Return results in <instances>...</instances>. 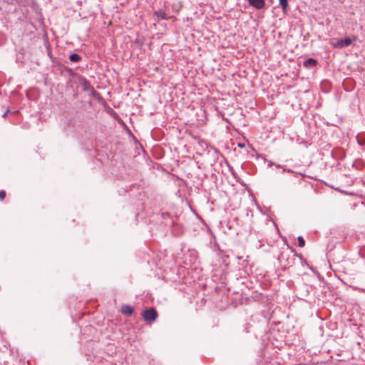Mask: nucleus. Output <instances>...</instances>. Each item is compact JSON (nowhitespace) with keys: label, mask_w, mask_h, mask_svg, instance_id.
Instances as JSON below:
<instances>
[{"label":"nucleus","mask_w":365,"mask_h":365,"mask_svg":"<svg viewBox=\"0 0 365 365\" xmlns=\"http://www.w3.org/2000/svg\"><path fill=\"white\" fill-rule=\"evenodd\" d=\"M301 263H302V266L306 265L307 267L312 269V267L311 266H309V264L307 263V262L306 261V259L304 258L301 259Z\"/></svg>","instance_id":"obj_13"},{"label":"nucleus","mask_w":365,"mask_h":365,"mask_svg":"<svg viewBox=\"0 0 365 365\" xmlns=\"http://www.w3.org/2000/svg\"><path fill=\"white\" fill-rule=\"evenodd\" d=\"M258 157H261L265 160V157L264 155H262V154L258 155Z\"/></svg>","instance_id":"obj_21"},{"label":"nucleus","mask_w":365,"mask_h":365,"mask_svg":"<svg viewBox=\"0 0 365 365\" xmlns=\"http://www.w3.org/2000/svg\"><path fill=\"white\" fill-rule=\"evenodd\" d=\"M154 15L156 16L158 19L168 20L169 19V16L163 9L155 10Z\"/></svg>","instance_id":"obj_8"},{"label":"nucleus","mask_w":365,"mask_h":365,"mask_svg":"<svg viewBox=\"0 0 365 365\" xmlns=\"http://www.w3.org/2000/svg\"><path fill=\"white\" fill-rule=\"evenodd\" d=\"M274 165L276 166V168H281L282 169L284 167V166H282V165H281L279 164L275 163H274Z\"/></svg>","instance_id":"obj_20"},{"label":"nucleus","mask_w":365,"mask_h":365,"mask_svg":"<svg viewBox=\"0 0 365 365\" xmlns=\"http://www.w3.org/2000/svg\"><path fill=\"white\" fill-rule=\"evenodd\" d=\"M297 241H298V246L299 247H304L305 241H304V238L302 236H299L297 237Z\"/></svg>","instance_id":"obj_12"},{"label":"nucleus","mask_w":365,"mask_h":365,"mask_svg":"<svg viewBox=\"0 0 365 365\" xmlns=\"http://www.w3.org/2000/svg\"><path fill=\"white\" fill-rule=\"evenodd\" d=\"M272 165H274V162H272V161H271V160H269V161L268 162V166H269V167H271V166H272Z\"/></svg>","instance_id":"obj_18"},{"label":"nucleus","mask_w":365,"mask_h":365,"mask_svg":"<svg viewBox=\"0 0 365 365\" xmlns=\"http://www.w3.org/2000/svg\"><path fill=\"white\" fill-rule=\"evenodd\" d=\"M318 62L316 59L313 58H309L304 61L303 62V66L307 68H312L313 67H315L317 65Z\"/></svg>","instance_id":"obj_7"},{"label":"nucleus","mask_w":365,"mask_h":365,"mask_svg":"<svg viewBox=\"0 0 365 365\" xmlns=\"http://www.w3.org/2000/svg\"><path fill=\"white\" fill-rule=\"evenodd\" d=\"M9 112H10V110H9V108H7V109L4 111V113H3L2 117H3V118H5Z\"/></svg>","instance_id":"obj_17"},{"label":"nucleus","mask_w":365,"mask_h":365,"mask_svg":"<svg viewBox=\"0 0 365 365\" xmlns=\"http://www.w3.org/2000/svg\"><path fill=\"white\" fill-rule=\"evenodd\" d=\"M277 259L284 269L293 266L295 263L294 255L287 251L281 252Z\"/></svg>","instance_id":"obj_2"},{"label":"nucleus","mask_w":365,"mask_h":365,"mask_svg":"<svg viewBox=\"0 0 365 365\" xmlns=\"http://www.w3.org/2000/svg\"><path fill=\"white\" fill-rule=\"evenodd\" d=\"M247 1L250 6L258 10L265 6V0H247Z\"/></svg>","instance_id":"obj_5"},{"label":"nucleus","mask_w":365,"mask_h":365,"mask_svg":"<svg viewBox=\"0 0 365 365\" xmlns=\"http://www.w3.org/2000/svg\"><path fill=\"white\" fill-rule=\"evenodd\" d=\"M79 83L82 87L83 91H89L90 96L96 98L98 102H101L103 101V98L101 96V95L95 90V88L91 84L89 81L87 80L85 77L81 76L79 78Z\"/></svg>","instance_id":"obj_1"},{"label":"nucleus","mask_w":365,"mask_h":365,"mask_svg":"<svg viewBox=\"0 0 365 365\" xmlns=\"http://www.w3.org/2000/svg\"><path fill=\"white\" fill-rule=\"evenodd\" d=\"M6 192L4 190H1L0 191V200H4V198L6 197Z\"/></svg>","instance_id":"obj_14"},{"label":"nucleus","mask_w":365,"mask_h":365,"mask_svg":"<svg viewBox=\"0 0 365 365\" xmlns=\"http://www.w3.org/2000/svg\"><path fill=\"white\" fill-rule=\"evenodd\" d=\"M357 39L356 36L352 37H345L344 38H334L331 41V46L334 48H342L351 46L353 41Z\"/></svg>","instance_id":"obj_3"},{"label":"nucleus","mask_w":365,"mask_h":365,"mask_svg":"<svg viewBox=\"0 0 365 365\" xmlns=\"http://www.w3.org/2000/svg\"><path fill=\"white\" fill-rule=\"evenodd\" d=\"M239 147L243 148L244 147V144H239Z\"/></svg>","instance_id":"obj_22"},{"label":"nucleus","mask_w":365,"mask_h":365,"mask_svg":"<svg viewBox=\"0 0 365 365\" xmlns=\"http://www.w3.org/2000/svg\"><path fill=\"white\" fill-rule=\"evenodd\" d=\"M142 316L145 322H153L157 319L158 314L157 310L151 307L145 309L143 312Z\"/></svg>","instance_id":"obj_4"},{"label":"nucleus","mask_w":365,"mask_h":365,"mask_svg":"<svg viewBox=\"0 0 365 365\" xmlns=\"http://www.w3.org/2000/svg\"><path fill=\"white\" fill-rule=\"evenodd\" d=\"M82 58L78 53H71L69 56V60L74 63H78L81 61Z\"/></svg>","instance_id":"obj_9"},{"label":"nucleus","mask_w":365,"mask_h":365,"mask_svg":"<svg viewBox=\"0 0 365 365\" xmlns=\"http://www.w3.org/2000/svg\"><path fill=\"white\" fill-rule=\"evenodd\" d=\"M293 255H294V257H297L300 260L304 259V257H303L302 254H298V253L294 252V254Z\"/></svg>","instance_id":"obj_16"},{"label":"nucleus","mask_w":365,"mask_h":365,"mask_svg":"<svg viewBox=\"0 0 365 365\" xmlns=\"http://www.w3.org/2000/svg\"><path fill=\"white\" fill-rule=\"evenodd\" d=\"M162 217L163 219H165L166 217H169V215L168 213H162Z\"/></svg>","instance_id":"obj_19"},{"label":"nucleus","mask_w":365,"mask_h":365,"mask_svg":"<svg viewBox=\"0 0 365 365\" xmlns=\"http://www.w3.org/2000/svg\"><path fill=\"white\" fill-rule=\"evenodd\" d=\"M279 4L283 11L285 12L286 9L288 6V1L287 0H279Z\"/></svg>","instance_id":"obj_11"},{"label":"nucleus","mask_w":365,"mask_h":365,"mask_svg":"<svg viewBox=\"0 0 365 365\" xmlns=\"http://www.w3.org/2000/svg\"><path fill=\"white\" fill-rule=\"evenodd\" d=\"M282 172L283 173L287 172V173H294V171L292 170H291L289 168H287L284 166L282 168Z\"/></svg>","instance_id":"obj_15"},{"label":"nucleus","mask_w":365,"mask_h":365,"mask_svg":"<svg viewBox=\"0 0 365 365\" xmlns=\"http://www.w3.org/2000/svg\"><path fill=\"white\" fill-rule=\"evenodd\" d=\"M356 140L359 145H365V135H358L356 136Z\"/></svg>","instance_id":"obj_10"},{"label":"nucleus","mask_w":365,"mask_h":365,"mask_svg":"<svg viewBox=\"0 0 365 365\" xmlns=\"http://www.w3.org/2000/svg\"><path fill=\"white\" fill-rule=\"evenodd\" d=\"M120 312H121L122 314H123L126 317H130L133 314L134 308L129 304H123L121 307Z\"/></svg>","instance_id":"obj_6"}]
</instances>
